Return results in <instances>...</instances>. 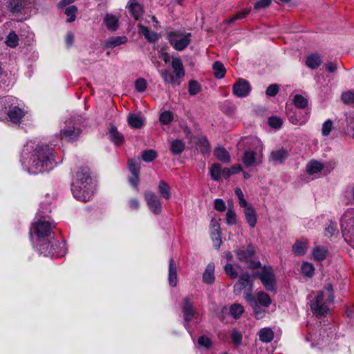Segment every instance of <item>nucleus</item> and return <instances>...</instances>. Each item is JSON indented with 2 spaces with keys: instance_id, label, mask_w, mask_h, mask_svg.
<instances>
[{
  "instance_id": "1",
  "label": "nucleus",
  "mask_w": 354,
  "mask_h": 354,
  "mask_svg": "<svg viewBox=\"0 0 354 354\" xmlns=\"http://www.w3.org/2000/svg\"><path fill=\"white\" fill-rule=\"evenodd\" d=\"M21 162L23 167L30 174H37L53 168L55 151L47 145H37L30 141L24 146Z\"/></svg>"
},
{
  "instance_id": "2",
  "label": "nucleus",
  "mask_w": 354,
  "mask_h": 354,
  "mask_svg": "<svg viewBox=\"0 0 354 354\" xmlns=\"http://www.w3.org/2000/svg\"><path fill=\"white\" fill-rule=\"evenodd\" d=\"M71 192L73 196L80 201L87 202L92 198V178L87 167H81L76 171L71 184Z\"/></svg>"
},
{
  "instance_id": "3",
  "label": "nucleus",
  "mask_w": 354,
  "mask_h": 354,
  "mask_svg": "<svg viewBox=\"0 0 354 354\" xmlns=\"http://www.w3.org/2000/svg\"><path fill=\"white\" fill-rule=\"evenodd\" d=\"M333 288L330 283H328L311 301L310 309L313 313L317 317L326 315L329 310L328 305L333 303Z\"/></svg>"
},
{
  "instance_id": "4",
  "label": "nucleus",
  "mask_w": 354,
  "mask_h": 354,
  "mask_svg": "<svg viewBox=\"0 0 354 354\" xmlns=\"http://www.w3.org/2000/svg\"><path fill=\"white\" fill-rule=\"evenodd\" d=\"M6 113L12 122L19 124L26 112L19 107L16 97L8 95L0 98V115Z\"/></svg>"
},
{
  "instance_id": "5",
  "label": "nucleus",
  "mask_w": 354,
  "mask_h": 354,
  "mask_svg": "<svg viewBox=\"0 0 354 354\" xmlns=\"http://www.w3.org/2000/svg\"><path fill=\"white\" fill-rule=\"evenodd\" d=\"M253 281L252 277L248 273L241 274L238 281L234 286V292L236 295L243 293V297L247 301H254Z\"/></svg>"
},
{
  "instance_id": "6",
  "label": "nucleus",
  "mask_w": 354,
  "mask_h": 354,
  "mask_svg": "<svg viewBox=\"0 0 354 354\" xmlns=\"http://www.w3.org/2000/svg\"><path fill=\"white\" fill-rule=\"evenodd\" d=\"M166 37L172 47L178 51L185 49L191 42L192 34L182 30H167Z\"/></svg>"
},
{
  "instance_id": "7",
  "label": "nucleus",
  "mask_w": 354,
  "mask_h": 354,
  "mask_svg": "<svg viewBox=\"0 0 354 354\" xmlns=\"http://www.w3.org/2000/svg\"><path fill=\"white\" fill-rule=\"evenodd\" d=\"M251 142L256 146V150L259 151V155L253 151L246 150L242 157L243 163L246 167H255L261 163V160L260 159L263 156L262 151L263 147L261 142L257 138H251Z\"/></svg>"
},
{
  "instance_id": "8",
  "label": "nucleus",
  "mask_w": 354,
  "mask_h": 354,
  "mask_svg": "<svg viewBox=\"0 0 354 354\" xmlns=\"http://www.w3.org/2000/svg\"><path fill=\"white\" fill-rule=\"evenodd\" d=\"M236 255L240 261L248 263V268L257 269L261 266L260 261H251L250 259L255 252L254 246L249 245L247 247H241L236 250Z\"/></svg>"
},
{
  "instance_id": "9",
  "label": "nucleus",
  "mask_w": 354,
  "mask_h": 354,
  "mask_svg": "<svg viewBox=\"0 0 354 354\" xmlns=\"http://www.w3.org/2000/svg\"><path fill=\"white\" fill-rule=\"evenodd\" d=\"M53 227H55V225L53 226L50 222L39 220L30 229L31 238L34 233L37 236V241L40 242L51 234Z\"/></svg>"
},
{
  "instance_id": "10",
  "label": "nucleus",
  "mask_w": 354,
  "mask_h": 354,
  "mask_svg": "<svg viewBox=\"0 0 354 354\" xmlns=\"http://www.w3.org/2000/svg\"><path fill=\"white\" fill-rule=\"evenodd\" d=\"M193 296L189 295L183 299L182 310L184 317V326L189 331V322L196 318L198 313L194 308Z\"/></svg>"
},
{
  "instance_id": "11",
  "label": "nucleus",
  "mask_w": 354,
  "mask_h": 354,
  "mask_svg": "<svg viewBox=\"0 0 354 354\" xmlns=\"http://www.w3.org/2000/svg\"><path fill=\"white\" fill-rule=\"evenodd\" d=\"M260 279L264 288L268 291H275L276 278L271 268H263L261 271H259L255 274Z\"/></svg>"
},
{
  "instance_id": "12",
  "label": "nucleus",
  "mask_w": 354,
  "mask_h": 354,
  "mask_svg": "<svg viewBox=\"0 0 354 354\" xmlns=\"http://www.w3.org/2000/svg\"><path fill=\"white\" fill-rule=\"evenodd\" d=\"M144 197L150 211L154 214H160L162 212V203L158 196L151 191H146Z\"/></svg>"
},
{
  "instance_id": "13",
  "label": "nucleus",
  "mask_w": 354,
  "mask_h": 354,
  "mask_svg": "<svg viewBox=\"0 0 354 354\" xmlns=\"http://www.w3.org/2000/svg\"><path fill=\"white\" fill-rule=\"evenodd\" d=\"M80 133V129L72 125L61 129L59 136L61 140L74 142L79 138Z\"/></svg>"
},
{
  "instance_id": "14",
  "label": "nucleus",
  "mask_w": 354,
  "mask_h": 354,
  "mask_svg": "<svg viewBox=\"0 0 354 354\" xmlns=\"http://www.w3.org/2000/svg\"><path fill=\"white\" fill-rule=\"evenodd\" d=\"M250 91V84L245 80L239 79L233 85V94L239 97H247Z\"/></svg>"
},
{
  "instance_id": "15",
  "label": "nucleus",
  "mask_w": 354,
  "mask_h": 354,
  "mask_svg": "<svg viewBox=\"0 0 354 354\" xmlns=\"http://www.w3.org/2000/svg\"><path fill=\"white\" fill-rule=\"evenodd\" d=\"M289 152L284 148H280L271 152L269 160L274 165L281 164L288 158Z\"/></svg>"
},
{
  "instance_id": "16",
  "label": "nucleus",
  "mask_w": 354,
  "mask_h": 354,
  "mask_svg": "<svg viewBox=\"0 0 354 354\" xmlns=\"http://www.w3.org/2000/svg\"><path fill=\"white\" fill-rule=\"evenodd\" d=\"M29 4L28 0H9L8 8L12 13H22Z\"/></svg>"
},
{
  "instance_id": "17",
  "label": "nucleus",
  "mask_w": 354,
  "mask_h": 354,
  "mask_svg": "<svg viewBox=\"0 0 354 354\" xmlns=\"http://www.w3.org/2000/svg\"><path fill=\"white\" fill-rule=\"evenodd\" d=\"M211 224L212 227V239L213 241V245L216 249H218L222 243L221 239L220 226L218 222L214 219L211 221Z\"/></svg>"
},
{
  "instance_id": "18",
  "label": "nucleus",
  "mask_w": 354,
  "mask_h": 354,
  "mask_svg": "<svg viewBox=\"0 0 354 354\" xmlns=\"http://www.w3.org/2000/svg\"><path fill=\"white\" fill-rule=\"evenodd\" d=\"M52 244L53 243L49 241H45L44 239L40 242L37 241L35 248H37V250L44 256H53L54 252L53 250H54V246Z\"/></svg>"
},
{
  "instance_id": "19",
  "label": "nucleus",
  "mask_w": 354,
  "mask_h": 354,
  "mask_svg": "<svg viewBox=\"0 0 354 354\" xmlns=\"http://www.w3.org/2000/svg\"><path fill=\"white\" fill-rule=\"evenodd\" d=\"M171 67L174 73V76L177 78L178 80H180V79L183 78L185 75L184 66L180 58H172Z\"/></svg>"
},
{
  "instance_id": "20",
  "label": "nucleus",
  "mask_w": 354,
  "mask_h": 354,
  "mask_svg": "<svg viewBox=\"0 0 354 354\" xmlns=\"http://www.w3.org/2000/svg\"><path fill=\"white\" fill-rule=\"evenodd\" d=\"M325 165L316 160H310L306 167V172L310 175H316L321 173Z\"/></svg>"
},
{
  "instance_id": "21",
  "label": "nucleus",
  "mask_w": 354,
  "mask_h": 354,
  "mask_svg": "<svg viewBox=\"0 0 354 354\" xmlns=\"http://www.w3.org/2000/svg\"><path fill=\"white\" fill-rule=\"evenodd\" d=\"M168 280L171 286H176L178 282L177 267L173 258L169 259Z\"/></svg>"
},
{
  "instance_id": "22",
  "label": "nucleus",
  "mask_w": 354,
  "mask_h": 354,
  "mask_svg": "<svg viewBox=\"0 0 354 354\" xmlns=\"http://www.w3.org/2000/svg\"><path fill=\"white\" fill-rule=\"evenodd\" d=\"M128 8L131 16L138 20L143 13L142 6L136 1V0H130L128 3Z\"/></svg>"
},
{
  "instance_id": "23",
  "label": "nucleus",
  "mask_w": 354,
  "mask_h": 354,
  "mask_svg": "<svg viewBox=\"0 0 354 354\" xmlns=\"http://www.w3.org/2000/svg\"><path fill=\"white\" fill-rule=\"evenodd\" d=\"M214 264L209 263L205 268L203 274V281L207 284H212L215 280Z\"/></svg>"
},
{
  "instance_id": "24",
  "label": "nucleus",
  "mask_w": 354,
  "mask_h": 354,
  "mask_svg": "<svg viewBox=\"0 0 354 354\" xmlns=\"http://www.w3.org/2000/svg\"><path fill=\"white\" fill-rule=\"evenodd\" d=\"M106 28L111 31H115L118 28V18L113 14H106L103 19Z\"/></svg>"
},
{
  "instance_id": "25",
  "label": "nucleus",
  "mask_w": 354,
  "mask_h": 354,
  "mask_svg": "<svg viewBox=\"0 0 354 354\" xmlns=\"http://www.w3.org/2000/svg\"><path fill=\"white\" fill-rule=\"evenodd\" d=\"M160 73L165 84H169L174 87L178 86L180 84V81L178 80L177 78L169 71L161 70Z\"/></svg>"
},
{
  "instance_id": "26",
  "label": "nucleus",
  "mask_w": 354,
  "mask_h": 354,
  "mask_svg": "<svg viewBox=\"0 0 354 354\" xmlns=\"http://www.w3.org/2000/svg\"><path fill=\"white\" fill-rule=\"evenodd\" d=\"M196 145L202 154L205 155L210 152V145L205 136L198 138Z\"/></svg>"
},
{
  "instance_id": "27",
  "label": "nucleus",
  "mask_w": 354,
  "mask_h": 354,
  "mask_svg": "<svg viewBox=\"0 0 354 354\" xmlns=\"http://www.w3.org/2000/svg\"><path fill=\"white\" fill-rule=\"evenodd\" d=\"M244 215L245 220L251 227H254L257 223V215L254 209L252 207H248L244 209Z\"/></svg>"
},
{
  "instance_id": "28",
  "label": "nucleus",
  "mask_w": 354,
  "mask_h": 354,
  "mask_svg": "<svg viewBox=\"0 0 354 354\" xmlns=\"http://www.w3.org/2000/svg\"><path fill=\"white\" fill-rule=\"evenodd\" d=\"M259 339L263 343H269L274 338V332L270 328H263L258 333Z\"/></svg>"
},
{
  "instance_id": "29",
  "label": "nucleus",
  "mask_w": 354,
  "mask_h": 354,
  "mask_svg": "<svg viewBox=\"0 0 354 354\" xmlns=\"http://www.w3.org/2000/svg\"><path fill=\"white\" fill-rule=\"evenodd\" d=\"M322 64V59L319 54H312L307 57L306 64V66L311 68L315 69L317 68Z\"/></svg>"
},
{
  "instance_id": "30",
  "label": "nucleus",
  "mask_w": 354,
  "mask_h": 354,
  "mask_svg": "<svg viewBox=\"0 0 354 354\" xmlns=\"http://www.w3.org/2000/svg\"><path fill=\"white\" fill-rule=\"evenodd\" d=\"M214 156L216 158L223 162H230V155L229 152L223 147H218L214 150Z\"/></svg>"
},
{
  "instance_id": "31",
  "label": "nucleus",
  "mask_w": 354,
  "mask_h": 354,
  "mask_svg": "<svg viewBox=\"0 0 354 354\" xmlns=\"http://www.w3.org/2000/svg\"><path fill=\"white\" fill-rule=\"evenodd\" d=\"M308 249V243L297 241L292 246V252L296 256L304 255Z\"/></svg>"
},
{
  "instance_id": "32",
  "label": "nucleus",
  "mask_w": 354,
  "mask_h": 354,
  "mask_svg": "<svg viewBox=\"0 0 354 354\" xmlns=\"http://www.w3.org/2000/svg\"><path fill=\"white\" fill-rule=\"evenodd\" d=\"M127 41V37L125 36H117L109 38L106 41V46L107 48H115L121 44H124Z\"/></svg>"
},
{
  "instance_id": "33",
  "label": "nucleus",
  "mask_w": 354,
  "mask_h": 354,
  "mask_svg": "<svg viewBox=\"0 0 354 354\" xmlns=\"http://www.w3.org/2000/svg\"><path fill=\"white\" fill-rule=\"evenodd\" d=\"M158 191L163 198L168 200L171 198V188L165 181L159 182Z\"/></svg>"
},
{
  "instance_id": "34",
  "label": "nucleus",
  "mask_w": 354,
  "mask_h": 354,
  "mask_svg": "<svg viewBox=\"0 0 354 354\" xmlns=\"http://www.w3.org/2000/svg\"><path fill=\"white\" fill-rule=\"evenodd\" d=\"M128 124L135 129H140L144 125L143 118L136 114H130L128 117Z\"/></svg>"
},
{
  "instance_id": "35",
  "label": "nucleus",
  "mask_w": 354,
  "mask_h": 354,
  "mask_svg": "<svg viewBox=\"0 0 354 354\" xmlns=\"http://www.w3.org/2000/svg\"><path fill=\"white\" fill-rule=\"evenodd\" d=\"M140 32L150 43H153L158 40V35L155 32L150 31L148 28L144 26H140Z\"/></svg>"
},
{
  "instance_id": "36",
  "label": "nucleus",
  "mask_w": 354,
  "mask_h": 354,
  "mask_svg": "<svg viewBox=\"0 0 354 354\" xmlns=\"http://www.w3.org/2000/svg\"><path fill=\"white\" fill-rule=\"evenodd\" d=\"M185 149V143L183 140L176 139L173 140L170 145V150L174 155L180 154Z\"/></svg>"
},
{
  "instance_id": "37",
  "label": "nucleus",
  "mask_w": 354,
  "mask_h": 354,
  "mask_svg": "<svg viewBox=\"0 0 354 354\" xmlns=\"http://www.w3.org/2000/svg\"><path fill=\"white\" fill-rule=\"evenodd\" d=\"M109 133L111 141L115 145H121L123 142L124 137L115 126L111 127Z\"/></svg>"
},
{
  "instance_id": "38",
  "label": "nucleus",
  "mask_w": 354,
  "mask_h": 354,
  "mask_svg": "<svg viewBox=\"0 0 354 354\" xmlns=\"http://www.w3.org/2000/svg\"><path fill=\"white\" fill-rule=\"evenodd\" d=\"M288 116L290 122L295 125H303L308 120L306 115L300 116L296 113H289Z\"/></svg>"
},
{
  "instance_id": "39",
  "label": "nucleus",
  "mask_w": 354,
  "mask_h": 354,
  "mask_svg": "<svg viewBox=\"0 0 354 354\" xmlns=\"http://www.w3.org/2000/svg\"><path fill=\"white\" fill-rule=\"evenodd\" d=\"M212 68L214 70V74L215 77L218 79H221L224 77L226 71L223 64L221 62H215L213 64Z\"/></svg>"
},
{
  "instance_id": "40",
  "label": "nucleus",
  "mask_w": 354,
  "mask_h": 354,
  "mask_svg": "<svg viewBox=\"0 0 354 354\" xmlns=\"http://www.w3.org/2000/svg\"><path fill=\"white\" fill-rule=\"evenodd\" d=\"M54 242L55 244H52L54 246V250H53V252H54V255H56L57 257L64 256L66 253L65 241H63L62 243H57V241Z\"/></svg>"
},
{
  "instance_id": "41",
  "label": "nucleus",
  "mask_w": 354,
  "mask_h": 354,
  "mask_svg": "<svg viewBox=\"0 0 354 354\" xmlns=\"http://www.w3.org/2000/svg\"><path fill=\"white\" fill-rule=\"evenodd\" d=\"M314 259L317 261H323L326 257V250L321 246H316L312 252Z\"/></svg>"
},
{
  "instance_id": "42",
  "label": "nucleus",
  "mask_w": 354,
  "mask_h": 354,
  "mask_svg": "<svg viewBox=\"0 0 354 354\" xmlns=\"http://www.w3.org/2000/svg\"><path fill=\"white\" fill-rule=\"evenodd\" d=\"M301 270L302 274L307 277H312L315 273L314 266L308 262H304L301 265Z\"/></svg>"
},
{
  "instance_id": "43",
  "label": "nucleus",
  "mask_w": 354,
  "mask_h": 354,
  "mask_svg": "<svg viewBox=\"0 0 354 354\" xmlns=\"http://www.w3.org/2000/svg\"><path fill=\"white\" fill-rule=\"evenodd\" d=\"M308 100L301 95H295L293 98V104L299 109H305L308 106Z\"/></svg>"
},
{
  "instance_id": "44",
  "label": "nucleus",
  "mask_w": 354,
  "mask_h": 354,
  "mask_svg": "<svg viewBox=\"0 0 354 354\" xmlns=\"http://www.w3.org/2000/svg\"><path fill=\"white\" fill-rule=\"evenodd\" d=\"M257 300L258 302L264 307H268L272 302L270 296L262 291L258 292Z\"/></svg>"
},
{
  "instance_id": "45",
  "label": "nucleus",
  "mask_w": 354,
  "mask_h": 354,
  "mask_svg": "<svg viewBox=\"0 0 354 354\" xmlns=\"http://www.w3.org/2000/svg\"><path fill=\"white\" fill-rule=\"evenodd\" d=\"M18 43L19 37L17 35L14 31H11L6 37V45L10 48H15Z\"/></svg>"
},
{
  "instance_id": "46",
  "label": "nucleus",
  "mask_w": 354,
  "mask_h": 354,
  "mask_svg": "<svg viewBox=\"0 0 354 354\" xmlns=\"http://www.w3.org/2000/svg\"><path fill=\"white\" fill-rule=\"evenodd\" d=\"M230 312L234 318L238 319L244 312V308L241 305L234 304L230 306Z\"/></svg>"
},
{
  "instance_id": "47",
  "label": "nucleus",
  "mask_w": 354,
  "mask_h": 354,
  "mask_svg": "<svg viewBox=\"0 0 354 354\" xmlns=\"http://www.w3.org/2000/svg\"><path fill=\"white\" fill-rule=\"evenodd\" d=\"M201 90L200 84L196 80H190L188 84V92L190 95L198 94Z\"/></svg>"
},
{
  "instance_id": "48",
  "label": "nucleus",
  "mask_w": 354,
  "mask_h": 354,
  "mask_svg": "<svg viewBox=\"0 0 354 354\" xmlns=\"http://www.w3.org/2000/svg\"><path fill=\"white\" fill-rule=\"evenodd\" d=\"M77 8L75 6H71L65 9L64 13L68 17L66 21L71 23L75 21Z\"/></svg>"
},
{
  "instance_id": "49",
  "label": "nucleus",
  "mask_w": 354,
  "mask_h": 354,
  "mask_svg": "<svg viewBox=\"0 0 354 354\" xmlns=\"http://www.w3.org/2000/svg\"><path fill=\"white\" fill-rule=\"evenodd\" d=\"M210 175L214 180H219L221 178V167L218 164H214L210 168Z\"/></svg>"
},
{
  "instance_id": "50",
  "label": "nucleus",
  "mask_w": 354,
  "mask_h": 354,
  "mask_svg": "<svg viewBox=\"0 0 354 354\" xmlns=\"http://www.w3.org/2000/svg\"><path fill=\"white\" fill-rule=\"evenodd\" d=\"M236 222V215L233 209V206H229L226 213V223L228 225H234Z\"/></svg>"
},
{
  "instance_id": "51",
  "label": "nucleus",
  "mask_w": 354,
  "mask_h": 354,
  "mask_svg": "<svg viewBox=\"0 0 354 354\" xmlns=\"http://www.w3.org/2000/svg\"><path fill=\"white\" fill-rule=\"evenodd\" d=\"M251 304V306L253 307L254 309V314L255 317L257 319H261L265 315V310L262 309L261 307H259L257 302L255 299L254 298V301H249Z\"/></svg>"
},
{
  "instance_id": "52",
  "label": "nucleus",
  "mask_w": 354,
  "mask_h": 354,
  "mask_svg": "<svg viewBox=\"0 0 354 354\" xmlns=\"http://www.w3.org/2000/svg\"><path fill=\"white\" fill-rule=\"evenodd\" d=\"M156 156V152L152 149H149L143 151L142 158L145 162H152Z\"/></svg>"
},
{
  "instance_id": "53",
  "label": "nucleus",
  "mask_w": 354,
  "mask_h": 354,
  "mask_svg": "<svg viewBox=\"0 0 354 354\" xmlns=\"http://www.w3.org/2000/svg\"><path fill=\"white\" fill-rule=\"evenodd\" d=\"M333 122L330 119L327 120L324 122L322 127V133L324 136L330 135L333 129Z\"/></svg>"
},
{
  "instance_id": "54",
  "label": "nucleus",
  "mask_w": 354,
  "mask_h": 354,
  "mask_svg": "<svg viewBox=\"0 0 354 354\" xmlns=\"http://www.w3.org/2000/svg\"><path fill=\"white\" fill-rule=\"evenodd\" d=\"M342 100L344 103L354 106V92L348 91L342 93Z\"/></svg>"
},
{
  "instance_id": "55",
  "label": "nucleus",
  "mask_w": 354,
  "mask_h": 354,
  "mask_svg": "<svg viewBox=\"0 0 354 354\" xmlns=\"http://www.w3.org/2000/svg\"><path fill=\"white\" fill-rule=\"evenodd\" d=\"M147 81L143 78H139L135 82V88L139 93L144 92L147 88Z\"/></svg>"
},
{
  "instance_id": "56",
  "label": "nucleus",
  "mask_w": 354,
  "mask_h": 354,
  "mask_svg": "<svg viewBox=\"0 0 354 354\" xmlns=\"http://www.w3.org/2000/svg\"><path fill=\"white\" fill-rule=\"evenodd\" d=\"M173 120V115L171 111H166L161 113L160 121L164 124H169Z\"/></svg>"
},
{
  "instance_id": "57",
  "label": "nucleus",
  "mask_w": 354,
  "mask_h": 354,
  "mask_svg": "<svg viewBox=\"0 0 354 354\" xmlns=\"http://www.w3.org/2000/svg\"><path fill=\"white\" fill-rule=\"evenodd\" d=\"M129 169L131 174H139L140 173V165L137 161L133 160H129L128 162Z\"/></svg>"
},
{
  "instance_id": "58",
  "label": "nucleus",
  "mask_w": 354,
  "mask_h": 354,
  "mask_svg": "<svg viewBox=\"0 0 354 354\" xmlns=\"http://www.w3.org/2000/svg\"><path fill=\"white\" fill-rule=\"evenodd\" d=\"M224 270L225 273L231 278V279H236L238 276L237 272L235 270L234 266L230 264L227 263L225 266Z\"/></svg>"
},
{
  "instance_id": "59",
  "label": "nucleus",
  "mask_w": 354,
  "mask_h": 354,
  "mask_svg": "<svg viewBox=\"0 0 354 354\" xmlns=\"http://www.w3.org/2000/svg\"><path fill=\"white\" fill-rule=\"evenodd\" d=\"M198 344L205 348H209L212 346V341L209 337L202 335L198 337Z\"/></svg>"
},
{
  "instance_id": "60",
  "label": "nucleus",
  "mask_w": 354,
  "mask_h": 354,
  "mask_svg": "<svg viewBox=\"0 0 354 354\" xmlns=\"http://www.w3.org/2000/svg\"><path fill=\"white\" fill-rule=\"evenodd\" d=\"M268 124L270 127L278 129L282 125V120L276 116H272L268 118Z\"/></svg>"
},
{
  "instance_id": "61",
  "label": "nucleus",
  "mask_w": 354,
  "mask_h": 354,
  "mask_svg": "<svg viewBox=\"0 0 354 354\" xmlns=\"http://www.w3.org/2000/svg\"><path fill=\"white\" fill-rule=\"evenodd\" d=\"M272 3V0H259L254 5V8L255 10L264 9L268 8Z\"/></svg>"
},
{
  "instance_id": "62",
  "label": "nucleus",
  "mask_w": 354,
  "mask_h": 354,
  "mask_svg": "<svg viewBox=\"0 0 354 354\" xmlns=\"http://www.w3.org/2000/svg\"><path fill=\"white\" fill-rule=\"evenodd\" d=\"M231 338L233 343L238 346L241 344L242 342V334L236 330H234L231 334Z\"/></svg>"
},
{
  "instance_id": "63",
  "label": "nucleus",
  "mask_w": 354,
  "mask_h": 354,
  "mask_svg": "<svg viewBox=\"0 0 354 354\" xmlns=\"http://www.w3.org/2000/svg\"><path fill=\"white\" fill-rule=\"evenodd\" d=\"M279 86L277 84H270L266 89V93L270 97L275 96L279 92Z\"/></svg>"
},
{
  "instance_id": "64",
  "label": "nucleus",
  "mask_w": 354,
  "mask_h": 354,
  "mask_svg": "<svg viewBox=\"0 0 354 354\" xmlns=\"http://www.w3.org/2000/svg\"><path fill=\"white\" fill-rule=\"evenodd\" d=\"M226 208L225 202L221 198L214 201V209L218 212H223Z\"/></svg>"
}]
</instances>
